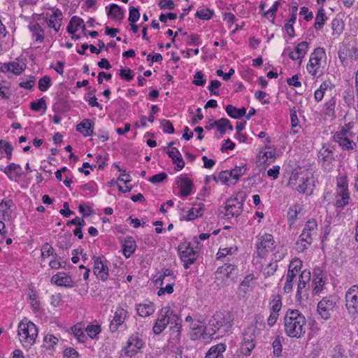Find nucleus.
I'll return each instance as SVG.
<instances>
[{"label":"nucleus","mask_w":358,"mask_h":358,"mask_svg":"<svg viewBox=\"0 0 358 358\" xmlns=\"http://www.w3.org/2000/svg\"><path fill=\"white\" fill-rule=\"evenodd\" d=\"M161 127L164 133L173 134L174 132L173 125L168 120H162L161 121Z\"/></svg>","instance_id":"nucleus-57"},{"label":"nucleus","mask_w":358,"mask_h":358,"mask_svg":"<svg viewBox=\"0 0 358 358\" xmlns=\"http://www.w3.org/2000/svg\"><path fill=\"white\" fill-rule=\"evenodd\" d=\"M311 275L310 272L308 270H303L300 275H299V283L297 286V292H296V296L298 298H301V294L303 291H306L308 288L309 287V283L310 281Z\"/></svg>","instance_id":"nucleus-20"},{"label":"nucleus","mask_w":358,"mask_h":358,"mask_svg":"<svg viewBox=\"0 0 358 358\" xmlns=\"http://www.w3.org/2000/svg\"><path fill=\"white\" fill-rule=\"evenodd\" d=\"M3 172L10 180H16L17 178H20L22 175V169L21 166L15 163H11L7 166L4 169Z\"/></svg>","instance_id":"nucleus-24"},{"label":"nucleus","mask_w":358,"mask_h":358,"mask_svg":"<svg viewBox=\"0 0 358 358\" xmlns=\"http://www.w3.org/2000/svg\"><path fill=\"white\" fill-rule=\"evenodd\" d=\"M284 328L287 336L300 338L306 331V319L299 310L289 309L284 317Z\"/></svg>","instance_id":"nucleus-1"},{"label":"nucleus","mask_w":358,"mask_h":358,"mask_svg":"<svg viewBox=\"0 0 358 358\" xmlns=\"http://www.w3.org/2000/svg\"><path fill=\"white\" fill-rule=\"evenodd\" d=\"M246 199V194L239 192L234 197L228 199L225 203L224 215L228 218L237 217L243 211V206Z\"/></svg>","instance_id":"nucleus-5"},{"label":"nucleus","mask_w":358,"mask_h":358,"mask_svg":"<svg viewBox=\"0 0 358 358\" xmlns=\"http://www.w3.org/2000/svg\"><path fill=\"white\" fill-rule=\"evenodd\" d=\"M299 182V185L296 187V190L303 194H309L311 193L312 190L309 192L308 185L309 179L308 177L301 176L299 173H292L289 179L288 185L291 187H293L297 184Z\"/></svg>","instance_id":"nucleus-13"},{"label":"nucleus","mask_w":358,"mask_h":358,"mask_svg":"<svg viewBox=\"0 0 358 358\" xmlns=\"http://www.w3.org/2000/svg\"><path fill=\"white\" fill-rule=\"evenodd\" d=\"M214 124H217L216 128L220 134H224L227 130V126L229 124V120L227 118H221L214 122Z\"/></svg>","instance_id":"nucleus-52"},{"label":"nucleus","mask_w":358,"mask_h":358,"mask_svg":"<svg viewBox=\"0 0 358 358\" xmlns=\"http://www.w3.org/2000/svg\"><path fill=\"white\" fill-rule=\"evenodd\" d=\"M325 56L324 50L322 48H316L310 55L309 62L306 69L310 74L316 76L320 67L322 59Z\"/></svg>","instance_id":"nucleus-10"},{"label":"nucleus","mask_w":358,"mask_h":358,"mask_svg":"<svg viewBox=\"0 0 358 358\" xmlns=\"http://www.w3.org/2000/svg\"><path fill=\"white\" fill-rule=\"evenodd\" d=\"M278 264L275 262H271L266 265V267L263 268L262 273L263 275L267 278L268 276L273 275L275 271L277 270Z\"/></svg>","instance_id":"nucleus-50"},{"label":"nucleus","mask_w":358,"mask_h":358,"mask_svg":"<svg viewBox=\"0 0 358 358\" xmlns=\"http://www.w3.org/2000/svg\"><path fill=\"white\" fill-rule=\"evenodd\" d=\"M203 205L201 203H199L196 205H194V206L188 210V213L187 215V220H194L196 218L202 215V212L203 209Z\"/></svg>","instance_id":"nucleus-38"},{"label":"nucleus","mask_w":358,"mask_h":358,"mask_svg":"<svg viewBox=\"0 0 358 358\" xmlns=\"http://www.w3.org/2000/svg\"><path fill=\"white\" fill-rule=\"evenodd\" d=\"M336 101L334 98H331L325 103V114L329 117H335V107Z\"/></svg>","instance_id":"nucleus-43"},{"label":"nucleus","mask_w":358,"mask_h":358,"mask_svg":"<svg viewBox=\"0 0 358 358\" xmlns=\"http://www.w3.org/2000/svg\"><path fill=\"white\" fill-rule=\"evenodd\" d=\"M308 48V43L303 41L299 43L293 50H291L289 48H286L284 50L282 55H287L292 60H300V63L301 62V59L306 54Z\"/></svg>","instance_id":"nucleus-16"},{"label":"nucleus","mask_w":358,"mask_h":358,"mask_svg":"<svg viewBox=\"0 0 358 358\" xmlns=\"http://www.w3.org/2000/svg\"><path fill=\"white\" fill-rule=\"evenodd\" d=\"M174 285L175 283H172L171 281H168V283L165 285L164 287H163V285H159L161 287L157 292L158 296H162L165 293L172 294L173 292Z\"/></svg>","instance_id":"nucleus-55"},{"label":"nucleus","mask_w":358,"mask_h":358,"mask_svg":"<svg viewBox=\"0 0 358 358\" xmlns=\"http://www.w3.org/2000/svg\"><path fill=\"white\" fill-rule=\"evenodd\" d=\"M143 343L138 334L131 335L124 348L123 352L127 357L135 355L142 348Z\"/></svg>","instance_id":"nucleus-15"},{"label":"nucleus","mask_w":358,"mask_h":358,"mask_svg":"<svg viewBox=\"0 0 358 358\" xmlns=\"http://www.w3.org/2000/svg\"><path fill=\"white\" fill-rule=\"evenodd\" d=\"M350 196L348 191L338 190L336 196L337 207L343 208L349 203Z\"/></svg>","instance_id":"nucleus-37"},{"label":"nucleus","mask_w":358,"mask_h":358,"mask_svg":"<svg viewBox=\"0 0 358 358\" xmlns=\"http://www.w3.org/2000/svg\"><path fill=\"white\" fill-rule=\"evenodd\" d=\"M171 323V335L174 338L178 339L180 336L181 320L176 314H172Z\"/></svg>","instance_id":"nucleus-30"},{"label":"nucleus","mask_w":358,"mask_h":358,"mask_svg":"<svg viewBox=\"0 0 358 358\" xmlns=\"http://www.w3.org/2000/svg\"><path fill=\"white\" fill-rule=\"evenodd\" d=\"M176 184L180 189V195L187 196L192 192V181L185 176H180L176 179Z\"/></svg>","instance_id":"nucleus-17"},{"label":"nucleus","mask_w":358,"mask_h":358,"mask_svg":"<svg viewBox=\"0 0 358 358\" xmlns=\"http://www.w3.org/2000/svg\"><path fill=\"white\" fill-rule=\"evenodd\" d=\"M140 17L139 10L134 6L129 7V22H136Z\"/></svg>","instance_id":"nucleus-59"},{"label":"nucleus","mask_w":358,"mask_h":358,"mask_svg":"<svg viewBox=\"0 0 358 358\" xmlns=\"http://www.w3.org/2000/svg\"><path fill=\"white\" fill-rule=\"evenodd\" d=\"M13 201L3 200L0 203V221H8L11 218L12 210L10 208Z\"/></svg>","instance_id":"nucleus-23"},{"label":"nucleus","mask_w":358,"mask_h":358,"mask_svg":"<svg viewBox=\"0 0 358 358\" xmlns=\"http://www.w3.org/2000/svg\"><path fill=\"white\" fill-rule=\"evenodd\" d=\"M213 15V11L209 8H203L197 10L195 15L201 20H209Z\"/></svg>","instance_id":"nucleus-45"},{"label":"nucleus","mask_w":358,"mask_h":358,"mask_svg":"<svg viewBox=\"0 0 358 358\" xmlns=\"http://www.w3.org/2000/svg\"><path fill=\"white\" fill-rule=\"evenodd\" d=\"M301 266L302 262L299 259H294L289 263L287 273L296 277Z\"/></svg>","instance_id":"nucleus-40"},{"label":"nucleus","mask_w":358,"mask_h":358,"mask_svg":"<svg viewBox=\"0 0 358 358\" xmlns=\"http://www.w3.org/2000/svg\"><path fill=\"white\" fill-rule=\"evenodd\" d=\"M259 157L264 164H270L275 158V153L273 151L264 152L263 155Z\"/></svg>","instance_id":"nucleus-63"},{"label":"nucleus","mask_w":358,"mask_h":358,"mask_svg":"<svg viewBox=\"0 0 358 358\" xmlns=\"http://www.w3.org/2000/svg\"><path fill=\"white\" fill-rule=\"evenodd\" d=\"M280 5V1H276L270 8L264 12V16L266 17L268 20H271L273 22L275 13L278 10Z\"/></svg>","instance_id":"nucleus-44"},{"label":"nucleus","mask_w":358,"mask_h":358,"mask_svg":"<svg viewBox=\"0 0 358 358\" xmlns=\"http://www.w3.org/2000/svg\"><path fill=\"white\" fill-rule=\"evenodd\" d=\"M51 85V78L48 76H45L38 80V89L41 92H45Z\"/></svg>","instance_id":"nucleus-47"},{"label":"nucleus","mask_w":358,"mask_h":358,"mask_svg":"<svg viewBox=\"0 0 358 358\" xmlns=\"http://www.w3.org/2000/svg\"><path fill=\"white\" fill-rule=\"evenodd\" d=\"M350 134L349 129L343 128L334 135V139L342 148L353 150L356 147V143L350 139Z\"/></svg>","instance_id":"nucleus-12"},{"label":"nucleus","mask_w":358,"mask_h":358,"mask_svg":"<svg viewBox=\"0 0 358 358\" xmlns=\"http://www.w3.org/2000/svg\"><path fill=\"white\" fill-rule=\"evenodd\" d=\"M120 76L127 81H130L134 78V73L129 68H124L120 70Z\"/></svg>","instance_id":"nucleus-54"},{"label":"nucleus","mask_w":358,"mask_h":358,"mask_svg":"<svg viewBox=\"0 0 358 358\" xmlns=\"http://www.w3.org/2000/svg\"><path fill=\"white\" fill-rule=\"evenodd\" d=\"M71 282V278L64 273H58L51 278V282L58 286H68Z\"/></svg>","instance_id":"nucleus-34"},{"label":"nucleus","mask_w":358,"mask_h":358,"mask_svg":"<svg viewBox=\"0 0 358 358\" xmlns=\"http://www.w3.org/2000/svg\"><path fill=\"white\" fill-rule=\"evenodd\" d=\"M0 150L6 153V157L10 159L12 157L13 146L8 142L0 140Z\"/></svg>","instance_id":"nucleus-48"},{"label":"nucleus","mask_w":358,"mask_h":358,"mask_svg":"<svg viewBox=\"0 0 358 358\" xmlns=\"http://www.w3.org/2000/svg\"><path fill=\"white\" fill-rule=\"evenodd\" d=\"M94 123L89 119L83 120L76 126V130L85 136H92L93 134Z\"/></svg>","instance_id":"nucleus-27"},{"label":"nucleus","mask_w":358,"mask_h":358,"mask_svg":"<svg viewBox=\"0 0 358 358\" xmlns=\"http://www.w3.org/2000/svg\"><path fill=\"white\" fill-rule=\"evenodd\" d=\"M72 332H73V335L75 336V337H76V338L80 342H82V343L85 342V341L86 339V336H85V334L84 333L83 328H81V327L79 324H76L72 327Z\"/></svg>","instance_id":"nucleus-46"},{"label":"nucleus","mask_w":358,"mask_h":358,"mask_svg":"<svg viewBox=\"0 0 358 358\" xmlns=\"http://www.w3.org/2000/svg\"><path fill=\"white\" fill-rule=\"evenodd\" d=\"M85 331L91 338H94L101 332V327L99 324L88 325Z\"/></svg>","instance_id":"nucleus-49"},{"label":"nucleus","mask_w":358,"mask_h":358,"mask_svg":"<svg viewBox=\"0 0 358 358\" xmlns=\"http://www.w3.org/2000/svg\"><path fill=\"white\" fill-rule=\"evenodd\" d=\"M234 316L229 311H217L207 324L209 336L219 334L223 336L229 333L233 326Z\"/></svg>","instance_id":"nucleus-2"},{"label":"nucleus","mask_w":358,"mask_h":358,"mask_svg":"<svg viewBox=\"0 0 358 358\" xmlns=\"http://www.w3.org/2000/svg\"><path fill=\"white\" fill-rule=\"evenodd\" d=\"M136 244L132 237L126 238L122 244L123 255L126 258L130 257L136 250Z\"/></svg>","instance_id":"nucleus-28"},{"label":"nucleus","mask_w":358,"mask_h":358,"mask_svg":"<svg viewBox=\"0 0 358 358\" xmlns=\"http://www.w3.org/2000/svg\"><path fill=\"white\" fill-rule=\"evenodd\" d=\"M313 275V293L317 294L322 290L325 282L324 280L322 271L320 268L314 269Z\"/></svg>","instance_id":"nucleus-21"},{"label":"nucleus","mask_w":358,"mask_h":358,"mask_svg":"<svg viewBox=\"0 0 358 358\" xmlns=\"http://www.w3.org/2000/svg\"><path fill=\"white\" fill-rule=\"evenodd\" d=\"M29 29L32 34V37L36 42L42 43L45 38V32L43 28L40 24H30Z\"/></svg>","instance_id":"nucleus-29"},{"label":"nucleus","mask_w":358,"mask_h":358,"mask_svg":"<svg viewBox=\"0 0 358 358\" xmlns=\"http://www.w3.org/2000/svg\"><path fill=\"white\" fill-rule=\"evenodd\" d=\"M8 69L16 75H20L23 71L22 66L17 62L8 63Z\"/></svg>","instance_id":"nucleus-64"},{"label":"nucleus","mask_w":358,"mask_h":358,"mask_svg":"<svg viewBox=\"0 0 358 358\" xmlns=\"http://www.w3.org/2000/svg\"><path fill=\"white\" fill-rule=\"evenodd\" d=\"M166 278H168V281L175 283L176 276L173 271L169 268H164L162 270V273L160 274L155 280V285H164V280Z\"/></svg>","instance_id":"nucleus-33"},{"label":"nucleus","mask_w":358,"mask_h":358,"mask_svg":"<svg viewBox=\"0 0 358 358\" xmlns=\"http://www.w3.org/2000/svg\"><path fill=\"white\" fill-rule=\"evenodd\" d=\"M47 16L50 17L48 22H61L63 20L62 13L59 9L52 10L51 13H47Z\"/></svg>","instance_id":"nucleus-51"},{"label":"nucleus","mask_w":358,"mask_h":358,"mask_svg":"<svg viewBox=\"0 0 358 358\" xmlns=\"http://www.w3.org/2000/svg\"><path fill=\"white\" fill-rule=\"evenodd\" d=\"M93 260L94 274L101 280H106L108 277V267L103 264L100 257H93Z\"/></svg>","instance_id":"nucleus-19"},{"label":"nucleus","mask_w":358,"mask_h":358,"mask_svg":"<svg viewBox=\"0 0 358 358\" xmlns=\"http://www.w3.org/2000/svg\"><path fill=\"white\" fill-rule=\"evenodd\" d=\"M226 112L231 117L234 119H240L243 116L245 115L246 108L245 107L237 108L232 105H227L226 107Z\"/></svg>","instance_id":"nucleus-36"},{"label":"nucleus","mask_w":358,"mask_h":358,"mask_svg":"<svg viewBox=\"0 0 358 358\" xmlns=\"http://www.w3.org/2000/svg\"><path fill=\"white\" fill-rule=\"evenodd\" d=\"M127 315V311L119 307L116 309L113 320L110 324V330L115 332L119 327L123 324Z\"/></svg>","instance_id":"nucleus-18"},{"label":"nucleus","mask_w":358,"mask_h":358,"mask_svg":"<svg viewBox=\"0 0 358 358\" xmlns=\"http://www.w3.org/2000/svg\"><path fill=\"white\" fill-rule=\"evenodd\" d=\"M17 335L22 346L29 348L36 341L38 329L31 322L22 321L18 325Z\"/></svg>","instance_id":"nucleus-3"},{"label":"nucleus","mask_w":358,"mask_h":358,"mask_svg":"<svg viewBox=\"0 0 358 358\" xmlns=\"http://www.w3.org/2000/svg\"><path fill=\"white\" fill-rule=\"evenodd\" d=\"M167 177V174L164 172H162L154 175L153 176L150 178L148 180L152 184H158L166 180Z\"/></svg>","instance_id":"nucleus-58"},{"label":"nucleus","mask_w":358,"mask_h":358,"mask_svg":"<svg viewBox=\"0 0 358 358\" xmlns=\"http://www.w3.org/2000/svg\"><path fill=\"white\" fill-rule=\"evenodd\" d=\"M317 223L314 219L308 220L304 226L299 238L296 241L297 250L303 252L313 243L314 236L317 234Z\"/></svg>","instance_id":"nucleus-4"},{"label":"nucleus","mask_w":358,"mask_h":358,"mask_svg":"<svg viewBox=\"0 0 358 358\" xmlns=\"http://www.w3.org/2000/svg\"><path fill=\"white\" fill-rule=\"evenodd\" d=\"M285 338L283 336H278L272 342L273 352L275 357H280L282 351V343Z\"/></svg>","instance_id":"nucleus-39"},{"label":"nucleus","mask_w":358,"mask_h":358,"mask_svg":"<svg viewBox=\"0 0 358 358\" xmlns=\"http://www.w3.org/2000/svg\"><path fill=\"white\" fill-rule=\"evenodd\" d=\"M246 170L247 169L245 165H242L240 166H236L234 169L229 171L230 174L231 175V179L234 180L232 184H235L239 178L245 173Z\"/></svg>","instance_id":"nucleus-42"},{"label":"nucleus","mask_w":358,"mask_h":358,"mask_svg":"<svg viewBox=\"0 0 358 358\" xmlns=\"http://www.w3.org/2000/svg\"><path fill=\"white\" fill-rule=\"evenodd\" d=\"M107 15L113 20L120 21L124 16L123 10L115 3L110 5Z\"/></svg>","instance_id":"nucleus-35"},{"label":"nucleus","mask_w":358,"mask_h":358,"mask_svg":"<svg viewBox=\"0 0 358 358\" xmlns=\"http://www.w3.org/2000/svg\"><path fill=\"white\" fill-rule=\"evenodd\" d=\"M206 82L204 75L201 71L196 72L194 76L192 83L196 86H203Z\"/></svg>","instance_id":"nucleus-56"},{"label":"nucleus","mask_w":358,"mask_h":358,"mask_svg":"<svg viewBox=\"0 0 358 358\" xmlns=\"http://www.w3.org/2000/svg\"><path fill=\"white\" fill-rule=\"evenodd\" d=\"M191 328L193 331V334L191 335L192 340H197L200 338H206L209 336L207 330V325L203 327L196 324H192Z\"/></svg>","instance_id":"nucleus-31"},{"label":"nucleus","mask_w":358,"mask_h":358,"mask_svg":"<svg viewBox=\"0 0 358 358\" xmlns=\"http://www.w3.org/2000/svg\"><path fill=\"white\" fill-rule=\"evenodd\" d=\"M225 350L226 345L224 343L212 346L206 353L205 358H223L222 353Z\"/></svg>","instance_id":"nucleus-32"},{"label":"nucleus","mask_w":358,"mask_h":358,"mask_svg":"<svg viewBox=\"0 0 358 358\" xmlns=\"http://www.w3.org/2000/svg\"><path fill=\"white\" fill-rule=\"evenodd\" d=\"M236 266L231 264H224L217 268L216 274L220 275L221 278H229L234 277L236 274Z\"/></svg>","instance_id":"nucleus-26"},{"label":"nucleus","mask_w":358,"mask_h":358,"mask_svg":"<svg viewBox=\"0 0 358 358\" xmlns=\"http://www.w3.org/2000/svg\"><path fill=\"white\" fill-rule=\"evenodd\" d=\"M218 179L224 184H229L233 182H231V175L230 174L229 171H221L219 174Z\"/></svg>","instance_id":"nucleus-61"},{"label":"nucleus","mask_w":358,"mask_h":358,"mask_svg":"<svg viewBox=\"0 0 358 358\" xmlns=\"http://www.w3.org/2000/svg\"><path fill=\"white\" fill-rule=\"evenodd\" d=\"M338 299L336 296L331 295L323 298L317 304V312L324 320L331 317V312L336 306Z\"/></svg>","instance_id":"nucleus-7"},{"label":"nucleus","mask_w":358,"mask_h":358,"mask_svg":"<svg viewBox=\"0 0 358 358\" xmlns=\"http://www.w3.org/2000/svg\"><path fill=\"white\" fill-rule=\"evenodd\" d=\"M338 57L342 64L348 59L356 60L358 59V48L347 41H343L338 51Z\"/></svg>","instance_id":"nucleus-11"},{"label":"nucleus","mask_w":358,"mask_h":358,"mask_svg":"<svg viewBox=\"0 0 358 358\" xmlns=\"http://www.w3.org/2000/svg\"><path fill=\"white\" fill-rule=\"evenodd\" d=\"M178 252L182 262H184V268L188 269L196 259V253L188 242L181 243L178 245Z\"/></svg>","instance_id":"nucleus-8"},{"label":"nucleus","mask_w":358,"mask_h":358,"mask_svg":"<svg viewBox=\"0 0 358 358\" xmlns=\"http://www.w3.org/2000/svg\"><path fill=\"white\" fill-rule=\"evenodd\" d=\"M296 277L292 276L289 273H287L286 282L284 285V291L286 293H289L292 290L294 280Z\"/></svg>","instance_id":"nucleus-62"},{"label":"nucleus","mask_w":358,"mask_h":358,"mask_svg":"<svg viewBox=\"0 0 358 358\" xmlns=\"http://www.w3.org/2000/svg\"><path fill=\"white\" fill-rule=\"evenodd\" d=\"M47 345V348H53L58 342V338L52 334H47L43 339Z\"/></svg>","instance_id":"nucleus-60"},{"label":"nucleus","mask_w":358,"mask_h":358,"mask_svg":"<svg viewBox=\"0 0 358 358\" xmlns=\"http://www.w3.org/2000/svg\"><path fill=\"white\" fill-rule=\"evenodd\" d=\"M166 153L168 154L169 157L171 158L173 163L176 165V166L175 167L176 171H179L184 168L185 162L182 157L180 152L177 148H173L171 150H168L166 151Z\"/></svg>","instance_id":"nucleus-22"},{"label":"nucleus","mask_w":358,"mask_h":358,"mask_svg":"<svg viewBox=\"0 0 358 358\" xmlns=\"http://www.w3.org/2000/svg\"><path fill=\"white\" fill-rule=\"evenodd\" d=\"M136 310L140 317H145L155 313V305L152 302L148 303H139L136 306Z\"/></svg>","instance_id":"nucleus-25"},{"label":"nucleus","mask_w":358,"mask_h":358,"mask_svg":"<svg viewBox=\"0 0 358 358\" xmlns=\"http://www.w3.org/2000/svg\"><path fill=\"white\" fill-rule=\"evenodd\" d=\"M345 306L349 313H355L358 309V286H352L345 294Z\"/></svg>","instance_id":"nucleus-14"},{"label":"nucleus","mask_w":358,"mask_h":358,"mask_svg":"<svg viewBox=\"0 0 358 358\" xmlns=\"http://www.w3.org/2000/svg\"><path fill=\"white\" fill-rule=\"evenodd\" d=\"M282 308V297L279 294H273L270 301V309L271 312L279 313Z\"/></svg>","instance_id":"nucleus-41"},{"label":"nucleus","mask_w":358,"mask_h":358,"mask_svg":"<svg viewBox=\"0 0 358 358\" xmlns=\"http://www.w3.org/2000/svg\"><path fill=\"white\" fill-rule=\"evenodd\" d=\"M173 312V310L169 306H165L161 309L152 327L155 334H159L166 329L170 323Z\"/></svg>","instance_id":"nucleus-6"},{"label":"nucleus","mask_w":358,"mask_h":358,"mask_svg":"<svg viewBox=\"0 0 358 358\" xmlns=\"http://www.w3.org/2000/svg\"><path fill=\"white\" fill-rule=\"evenodd\" d=\"M30 107L34 111H39L41 109L45 110L47 108L45 100L41 98L36 101H33L31 103Z\"/></svg>","instance_id":"nucleus-53"},{"label":"nucleus","mask_w":358,"mask_h":358,"mask_svg":"<svg viewBox=\"0 0 358 358\" xmlns=\"http://www.w3.org/2000/svg\"><path fill=\"white\" fill-rule=\"evenodd\" d=\"M274 240L273 236L269 234H264L258 238L256 244L257 253L258 257L263 258L274 248Z\"/></svg>","instance_id":"nucleus-9"}]
</instances>
